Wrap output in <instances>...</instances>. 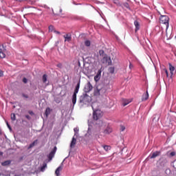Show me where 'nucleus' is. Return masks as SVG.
<instances>
[{
    "label": "nucleus",
    "mask_w": 176,
    "mask_h": 176,
    "mask_svg": "<svg viewBox=\"0 0 176 176\" xmlns=\"http://www.w3.org/2000/svg\"><path fill=\"white\" fill-rule=\"evenodd\" d=\"M90 102H91V97L87 95V94H82V95L80 96L79 104L81 107H83L85 104Z\"/></svg>",
    "instance_id": "nucleus-1"
},
{
    "label": "nucleus",
    "mask_w": 176,
    "mask_h": 176,
    "mask_svg": "<svg viewBox=\"0 0 176 176\" xmlns=\"http://www.w3.org/2000/svg\"><path fill=\"white\" fill-rule=\"evenodd\" d=\"M170 18L167 15H161L160 17V23L165 26V30L167 31L169 27Z\"/></svg>",
    "instance_id": "nucleus-2"
},
{
    "label": "nucleus",
    "mask_w": 176,
    "mask_h": 176,
    "mask_svg": "<svg viewBox=\"0 0 176 176\" xmlns=\"http://www.w3.org/2000/svg\"><path fill=\"white\" fill-rule=\"evenodd\" d=\"M79 89H80V80H79L78 82L77 83L74 92L72 95V101L74 106L75 105V104H76V94L79 93Z\"/></svg>",
    "instance_id": "nucleus-3"
},
{
    "label": "nucleus",
    "mask_w": 176,
    "mask_h": 176,
    "mask_svg": "<svg viewBox=\"0 0 176 176\" xmlns=\"http://www.w3.org/2000/svg\"><path fill=\"white\" fill-rule=\"evenodd\" d=\"M93 109V119L94 120H98L102 116V112L100 109H94V107L91 105Z\"/></svg>",
    "instance_id": "nucleus-4"
},
{
    "label": "nucleus",
    "mask_w": 176,
    "mask_h": 176,
    "mask_svg": "<svg viewBox=\"0 0 176 176\" xmlns=\"http://www.w3.org/2000/svg\"><path fill=\"white\" fill-rule=\"evenodd\" d=\"M105 93V89L104 88H98V87H96L94 90V96L95 97H100L101 94H104Z\"/></svg>",
    "instance_id": "nucleus-5"
},
{
    "label": "nucleus",
    "mask_w": 176,
    "mask_h": 176,
    "mask_svg": "<svg viewBox=\"0 0 176 176\" xmlns=\"http://www.w3.org/2000/svg\"><path fill=\"white\" fill-rule=\"evenodd\" d=\"M91 90H93V85H91V83L90 82V81H89L84 87V94H87V93H90V91H91Z\"/></svg>",
    "instance_id": "nucleus-6"
},
{
    "label": "nucleus",
    "mask_w": 176,
    "mask_h": 176,
    "mask_svg": "<svg viewBox=\"0 0 176 176\" xmlns=\"http://www.w3.org/2000/svg\"><path fill=\"white\" fill-rule=\"evenodd\" d=\"M6 57V45H2L0 46V58Z\"/></svg>",
    "instance_id": "nucleus-7"
},
{
    "label": "nucleus",
    "mask_w": 176,
    "mask_h": 176,
    "mask_svg": "<svg viewBox=\"0 0 176 176\" xmlns=\"http://www.w3.org/2000/svg\"><path fill=\"white\" fill-rule=\"evenodd\" d=\"M56 152H57V147L54 146L53 150L48 155L49 160H52L54 157V155H56Z\"/></svg>",
    "instance_id": "nucleus-8"
},
{
    "label": "nucleus",
    "mask_w": 176,
    "mask_h": 176,
    "mask_svg": "<svg viewBox=\"0 0 176 176\" xmlns=\"http://www.w3.org/2000/svg\"><path fill=\"white\" fill-rule=\"evenodd\" d=\"M160 166H162V167H164L167 163H168V161H167V159L166 157H162L160 158Z\"/></svg>",
    "instance_id": "nucleus-9"
},
{
    "label": "nucleus",
    "mask_w": 176,
    "mask_h": 176,
    "mask_svg": "<svg viewBox=\"0 0 176 176\" xmlns=\"http://www.w3.org/2000/svg\"><path fill=\"white\" fill-rule=\"evenodd\" d=\"M63 38H65V42H71L72 41V35L69 33L64 35Z\"/></svg>",
    "instance_id": "nucleus-10"
},
{
    "label": "nucleus",
    "mask_w": 176,
    "mask_h": 176,
    "mask_svg": "<svg viewBox=\"0 0 176 176\" xmlns=\"http://www.w3.org/2000/svg\"><path fill=\"white\" fill-rule=\"evenodd\" d=\"M101 72H102V70H101V69L98 71L97 74L94 77L95 82H98L100 80L101 78Z\"/></svg>",
    "instance_id": "nucleus-11"
},
{
    "label": "nucleus",
    "mask_w": 176,
    "mask_h": 176,
    "mask_svg": "<svg viewBox=\"0 0 176 176\" xmlns=\"http://www.w3.org/2000/svg\"><path fill=\"white\" fill-rule=\"evenodd\" d=\"M160 153H161L160 151H155L153 153V154L150 155V159H155L157 157V156H160Z\"/></svg>",
    "instance_id": "nucleus-12"
},
{
    "label": "nucleus",
    "mask_w": 176,
    "mask_h": 176,
    "mask_svg": "<svg viewBox=\"0 0 176 176\" xmlns=\"http://www.w3.org/2000/svg\"><path fill=\"white\" fill-rule=\"evenodd\" d=\"M148 98H149V94L148 93V91H146L142 96V101H146Z\"/></svg>",
    "instance_id": "nucleus-13"
},
{
    "label": "nucleus",
    "mask_w": 176,
    "mask_h": 176,
    "mask_svg": "<svg viewBox=\"0 0 176 176\" xmlns=\"http://www.w3.org/2000/svg\"><path fill=\"white\" fill-rule=\"evenodd\" d=\"M104 61H106L109 65H111L112 64V60H111V57L109 56H105L103 58Z\"/></svg>",
    "instance_id": "nucleus-14"
},
{
    "label": "nucleus",
    "mask_w": 176,
    "mask_h": 176,
    "mask_svg": "<svg viewBox=\"0 0 176 176\" xmlns=\"http://www.w3.org/2000/svg\"><path fill=\"white\" fill-rule=\"evenodd\" d=\"M76 144V138H75V136H74L72 138V140L70 144V148H74Z\"/></svg>",
    "instance_id": "nucleus-15"
},
{
    "label": "nucleus",
    "mask_w": 176,
    "mask_h": 176,
    "mask_svg": "<svg viewBox=\"0 0 176 176\" xmlns=\"http://www.w3.org/2000/svg\"><path fill=\"white\" fill-rule=\"evenodd\" d=\"M134 25L135 27V32H137V31H139L140 30V23L138 22V21H134Z\"/></svg>",
    "instance_id": "nucleus-16"
},
{
    "label": "nucleus",
    "mask_w": 176,
    "mask_h": 176,
    "mask_svg": "<svg viewBox=\"0 0 176 176\" xmlns=\"http://www.w3.org/2000/svg\"><path fill=\"white\" fill-rule=\"evenodd\" d=\"M111 133H112V128L110 126H107L104 131V134H111Z\"/></svg>",
    "instance_id": "nucleus-17"
},
{
    "label": "nucleus",
    "mask_w": 176,
    "mask_h": 176,
    "mask_svg": "<svg viewBox=\"0 0 176 176\" xmlns=\"http://www.w3.org/2000/svg\"><path fill=\"white\" fill-rule=\"evenodd\" d=\"M35 145H38V140H34L32 144H30L28 147V149H31V148H34Z\"/></svg>",
    "instance_id": "nucleus-18"
},
{
    "label": "nucleus",
    "mask_w": 176,
    "mask_h": 176,
    "mask_svg": "<svg viewBox=\"0 0 176 176\" xmlns=\"http://www.w3.org/2000/svg\"><path fill=\"white\" fill-rule=\"evenodd\" d=\"M61 170H63V167L61 166H58L56 171H55V174L56 176L60 175V171H61Z\"/></svg>",
    "instance_id": "nucleus-19"
},
{
    "label": "nucleus",
    "mask_w": 176,
    "mask_h": 176,
    "mask_svg": "<svg viewBox=\"0 0 176 176\" xmlns=\"http://www.w3.org/2000/svg\"><path fill=\"white\" fill-rule=\"evenodd\" d=\"M169 69L170 71L171 75H173L174 74V71H175V67L171 65V63H169Z\"/></svg>",
    "instance_id": "nucleus-20"
},
{
    "label": "nucleus",
    "mask_w": 176,
    "mask_h": 176,
    "mask_svg": "<svg viewBox=\"0 0 176 176\" xmlns=\"http://www.w3.org/2000/svg\"><path fill=\"white\" fill-rule=\"evenodd\" d=\"M46 167H47V164L46 163H44L43 166L40 168V171H41V173H43L45 170H46Z\"/></svg>",
    "instance_id": "nucleus-21"
},
{
    "label": "nucleus",
    "mask_w": 176,
    "mask_h": 176,
    "mask_svg": "<svg viewBox=\"0 0 176 176\" xmlns=\"http://www.w3.org/2000/svg\"><path fill=\"white\" fill-rule=\"evenodd\" d=\"M42 79L43 83H47V74H43Z\"/></svg>",
    "instance_id": "nucleus-22"
},
{
    "label": "nucleus",
    "mask_w": 176,
    "mask_h": 176,
    "mask_svg": "<svg viewBox=\"0 0 176 176\" xmlns=\"http://www.w3.org/2000/svg\"><path fill=\"white\" fill-rule=\"evenodd\" d=\"M50 112H51L50 108L47 107L45 111V115L46 118H47L49 115H50Z\"/></svg>",
    "instance_id": "nucleus-23"
},
{
    "label": "nucleus",
    "mask_w": 176,
    "mask_h": 176,
    "mask_svg": "<svg viewBox=\"0 0 176 176\" xmlns=\"http://www.w3.org/2000/svg\"><path fill=\"white\" fill-rule=\"evenodd\" d=\"M130 102H131V100H124L122 102V105H123V107H126V105H129V104H130Z\"/></svg>",
    "instance_id": "nucleus-24"
},
{
    "label": "nucleus",
    "mask_w": 176,
    "mask_h": 176,
    "mask_svg": "<svg viewBox=\"0 0 176 176\" xmlns=\"http://www.w3.org/2000/svg\"><path fill=\"white\" fill-rule=\"evenodd\" d=\"M103 149H104V151H106V152H108V151H111V146H108V145H104L102 146Z\"/></svg>",
    "instance_id": "nucleus-25"
},
{
    "label": "nucleus",
    "mask_w": 176,
    "mask_h": 176,
    "mask_svg": "<svg viewBox=\"0 0 176 176\" xmlns=\"http://www.w3.org/2000/svg\"><path fill=\"white\" fill-rule=\"evenodd\" d=\"M74 137H78V133H79V128H78V127H76V128H74Z\"/></svg>",
    "instance_id": "nucleus-26"
},
{
    "label": "nucleus",
    "mask_w": 176,
    "mask_h": 176,
    "mask_svg": "<svg viewBox=\"0 0 176 176\" xmlns=\"http://www.w3.org/2000/svg\"><path fill=\"white\" fill-rule=\"evenodd\" d=\"M10 163H12V162L10 160H7L3 162H2V166H9V164H10Z\"/></svg>",
    "instance_id": "nucleus-27"
},
{
    "label": "nucleus",
    "mask_w": 176,
    "mask_h": 176,
    "mask_svg": "<svg viewBox=\"0 0 176 176\" xmlns=\"http://www.w3.org/2000/svg\"><path fill=\"white\" fill-rule=\"evenodd\" d=\"M85 45L87 47H89L90 46V45H91V42H90L89 40H86V41H85Z\"/></svg>",
    "instance_id": "nucleus-28"
},
{
    "label": "nucleus",
    "mask_w": 176,
    "mask_h": 176,
    "mask_svg": "<svg viewBox=\"0 0 176 176\" xmlns=\"http://www.w3.org/2000/svg\"><path fill=\"white\" fill-rule=\"evenodd\" d=\"M11 120L14 122V120H16V114L14 113H12L11 114Z\"/></svg>",
    "instance_id": "nucleus-29"
},
{
    "label": "nucleus",
    "mask_w": 176,
    "mask_h": 176,
    "mask_svg": "<svg viewBox=\"0 0 176 176\" xmlns=\"http://www.w3.org/2000/svg\"><path fill=\"white\" fill-rule=\"evenodd\" d=\"M109 72H110V74H113L115 72V67H110L109 69Z\"/></svg>",
    "instance_id": "nucleus-30"
},
{
    "label": "nucleus",
    "mask_w": 176,
    "mask_h": 176,
    "mask_svg": "<svg viewBox=\"0 0 176 176\" xmlns=\"http://www.w3.org/2000/svg\"><path fill=\"white\" fill-rule=\"evenodd\" d=\"M22 82H23L25 84L28 83V79H27V78L24 77L22 80Z\"/></svg>",
    "instance_id": "nucleus-31"
},
{
    "label": "nucleus",
    "mask_w": 176,
    "mask_h": 176,
    "mask_svg": "<svg viewBox=\"0 0 176 176\" xmlns=\"http://www.w3.org/2000/svg\"><path fill=\"white\" fill-rule=\"evenodd\" d=\"M124 130H126V126L121 125L120 126V131H124Z\"/></svg>",
    "instance_id": "nucleus-32"
},
{
    "label": "nucleus",
    "mask_w": 176,
    "mask_h": 176,
    "mask_svg": "<svg viewBox=\"0 0 176 176\" xmlns=\"http://www.w3.org/2000/svg\"><path fill=\"white\" fill-rule=\"evenodd\" d=\"M124 6L125 8H126L127 9H129V8H130V6L128 4V3H124Z\"/></svg>",
    "instance_id": "nucleus-33"
},
{
    "label": "nucleus",
    "mask_w": 176,
    "mask_h": 176,
    "mask_svg": "<svg viewBox=\"0 0 176 176\" xmlns=\"http://www.w3.org/2000/svg\"><path fill=\"white\" fill-rule=\"evenodd\" d=\"M53 30H54V27L53 25H50L49 30L52 32V31H53Z\"/></svg>",
    "instance_id": "nucleus-34"
},
{
    "label": "nucleus",
    "mask_w": 176,
    "mask_h": 176,
    "mask_svg": "<svg viewBox=\"0 0 176 176\" xmlns=\"http://www.w3.org/2000/svg\"><path fill=\"white\" fill-rule=\"evenodd\" d=\"M6 124L9 130H12V126H10V124H9V122H6Z\"/></svg>",
    "instance_id": "nucleus-35"
},
{
    "label": "nucleus",
    "mask_w": 176,
    "mask_h": 176,
    "mask_svg": "<svg viewBox=\"0 0 176 176\" xmlns=\"http://www.w3.org/2000/svg\"><path fill=\"white\" fill-rule=\"evenodd\" d=\"M175 155V151H172V152L170 153V156L171 157H173Z\"/></svg>",
    "instance_id": "nucleus-36"
},
{
    "label": "nucleus",
    "mask_w": 176,
    "mask_h": 176,
    "mask_svg": "<svg viewBox=\"0 0 176 176\" xmlns=\"http://www.w3.org/2000/svg\"><path fill=\"white\" fill-rule=\"evenodd\" d=\"M22 97H23L24 98H28V95L23 94Z\"/></svg>",
    "instance_id": "nucleus-37"
},
{
    "label": "nucleus",
    "mask_w": 176,
    "mask_h": 176,
    "mask_svg": "<svg viewBox=\"0 0 176 176\" xmlns=\"http://www.w3.org/2000/svg\"><path fill=\"white\" fill-rule=\"evenodd\" d=\"M25 118L26 119H28V120H31V116H30L29 115H26Z\"/></svg>",
    "instance_id": "nucleus-38"
},
{
    "label": "nucleus",
    "mask_w": 176,
    "mask_h": 176,
    "mask_svg": "<svg viewBox=\"0 0 176 176\" xmlns=\"http://www.w3.org/2000/svg\"><path fill=\"white\" fill-rule=\"evenodd\" d=\"M57 67H58V68H63V64L58 63V64L57 65Z\"/></svg>",
    "instance_id": "nucleus-39"
},
{
    "label": "nucleus",
    "mask_w": 176,
    "mask_h": 176,
    "mask_svg": "<svg viewBox=\"0 0 176 176\" xmlns=\"http://www.w3.org/2000/svg\"><path fill=\"white\" fill-rule=\"evenodd\" d=\"M3 76V71L0 69V78Z\"/></svg>",
    "instance_id": "nucleus-40"
},
{
    "label": "nucleus",
    "mask_w": 176,
    "mask_h": 176,
    "mask_svg": "<svg viewBox=\"0 0 176 176\" xmlns=\"http://www.w3.org/2000/svg\"><path fill=\"white\" fill-rule=\"evenodd\" d=\"M104 54V50H100L99 51V54L100 55V56H102V54Z\"/></svg>",
    "instance_id": "nucleus-41"
},
{
    "label": "nucleus",
    "mask_w": 176,
    "mask_h": 176,
    "mask_svg": "<svg viewBox=\"0 0 176 176\" xmlns=\"http://www.w3.org/2000/svg\"><path fill=\"white\" fill-rule=\"evenodd\" d=\"M165 73H166L167 78H168V72L166 69H165Z\"/></svg>",
    "instance_id": "nucleus-42"
},
{
    "label": "nucleus",
    "mask_w": 176,
    "mask_h": 176,
    "mask_svg": "<svg viewBox=\"0 0 176 176\" xmlns=\"http://www.w3.org/2000/svg\"><path fill=\"white\" fill-rule=\"evenodd\" d=\"M29 113H30V115L33 116V115H34V111H29Z\"/></svg>",
    "instance_id": "nucleus-43"
},
{
    "label": "nucleus",
    "mask_w": 176,
    "mask_h": 176,
    "mask_svg": "<svg viewBox=\"0 0 176 176\" xmlns=\"http://www.w3.org/2000/svg\"><path fill=\"white\" fill-rule=\"evenodd\" d=\"M129 68H130V69H131V68H133V65L131 64V63H129Z\"/></svg>",
    "instance_id": "nucleus-44"
},
{
    "label": "nucleus",
    "mask_w": 176,
    "mask_h": 176,
    "mask_svg": "<svg viewBox=\"0 0 176 176\" xmlns=\"http://www.w3.org/2000/svg\"><path fill=\"white\" fill-rule=\"evenodd\" d=\"M59 12H60V13H63V8H60V9H59Z\"/></svg>",
    "instance_id": "nucleus-45"
},
{
    "label": "nucleus",
    "mask_w": 176,
    "mask_h": 176,
    "mask_svg": "<svg viewBox=\"0 0 176 176\" xmlns=\"http://www.w3.org/2000/svg\"><path fill=\"white\" fill-rule=\"evenodd\" d=\"M54 32H55V34H58V35H60V32L55 30Z\"/></svg>",
    "instance_id": "nucleus-46"
},
{
    "label": "nucleus",
    "mask_w": 176,
    "mask_h": 176,
    "mask_svg": "<svg viewBox=\"0 0 176 176\" xmlns=\"http://www.w3.org/2000/svg\"><path fill=\"white\" fill-rule=\"evenodd\" d=\"M0 156H3V152L0 151Z\"/></svg>",
    "instance_id": "nucleus-47"
},
{
    "label": "nucleus",
    "mask_w": 176,
    "mask_h": 176,
    "mask_svg": "<svg viewBox=\"0 0 176 176\" xmlns=\"http://www.w3.org/2000/svg\"><path fill=\"white\" fill-rule=\"evenodd\" d=\"M78 67H80V61H78Z\"/></svg>",
    "instance_id": "nucleus-48"
},
{
    "label": "nucleus",
    "mask_w": 176,
    "mask_h": 176,
    "mask_svg": "<svg viewBox=\"0 0 176 176\" xmlns=\"http://www.w3.org/2000/svg\"><path fill=\"white\" fill-rule=\"evenodd\" d=\"M90 133V128H88V133Z\"/></svg>",
    "instance_id": "nucleus-49"
},
{
    "label": "nucleus",
    "mask_w": 176,
    "mask_h": 176,
    "mask_svg": "<svg viewBox=\"0 0 176 176\" xmlns=\"http://www.w3.org/2000/svg\"><path fill=\"white\" fill-rule=\"evenodd\" d=\"M47 86H49V82L46 84Z\"/></svg>",
    "instance_id": "nucleus-50"
},
{
    "label": "nucleus",
    "mask_w": 176,
    "mask_h": 176,
    "mask_svg": "<svg viewBox=\"0 0 176 176\" xmlns=\"http://www.w3.org/2000/svg\"><path fill=\"white\" fill-rule=\"evenodd\" d=\"M63 14H60V16H61V17H63Z\"/></svg>",
    "instance_id": "nucleus-51"
},
{
    "label": "nucleus",
    "mask_w": 176,
    "mask_h": 176,
    "mask_svg": "<svg viewBox=\"0 0 176 176\" xmlns=\"http://www.w3.org/2000/svg\"><path fill=\"white\" fill-rule=\"evenodd\" d=\"M0 135H1V131H0Z\"/></svg>",
    "instance_id": "nucleus-52"
},
{
    "label": "nucleus",
    "mask_w": 176,
    "mask_h": 176,
    "mask_svg": "<svg viewBox=\"0 0 176 176\" xmlns=\"http://www.w3.org/2000/svg\"><path fill=\"white\" fill-rule=\"evenodd\" d=\"M63 164V162H62V164Z\"/></svg>",
    "instance_id": "nucleus-53"
}]
</instances>
